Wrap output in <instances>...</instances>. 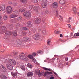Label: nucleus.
<instances>
[{"label": "nucleus", "instance_id": "obj_1", "mask_svg": "<svg viewBox=\"0 0 79 79\" xmlns=\"http://www.w3.org/2000/svg\"><path fill=\"white\" fill-rule=\"evenodd\" d=\"M30 40H31L30 38L23 37L21 39L17 40L16 42L18 44L21 45L22 44L23 42H28Z\"/></svg>", "mask_w": 79, "mask_h": 79}, {"label": "nucleus", "instance_id": "obj_2", "mask_svg": "<svg viewBox=\"0 0 79 79\" xmlns=\"http://www.w3.org/2000/svg\"><path fill=\"white\" fill-rule=\"evenodd\" d=\"M2 62L6 63V66L8 68V69L10 70H12L13 69V66H12L10 65L9 64H7L8 62L7 61V60H6L5 59L3 58L2 59Z\"/></svg>", "mask_w": 79, "mask_h": 79}, {"label": "nucleus", "instance_id": "obj_3", "mask_svg": "<svg viewBox=\"0 0 79 79\" xmlns=\"http://www.w3.org/2000/svg\"><path fill=\"white\" fill-rule=\"evenodd\" d=\"M6 9L7 13L8 14L11 13L12 10V8L10 6H7Z\"/></svg>", "mask_w": 79, "mask_h": 79}, {"label": "nucleus", "instance_id": "obj_4", "mask_svg": "<svg viewBox=\"0 0 79 79\" xmlns=\"http://www.w3.org/2000/svg\"><path fill=\"white\" fill-rule=\"evenodd\" d=\"M6 28L5 27H2L0 31V33L1 34H2L4 33L5 32H6Z\"/></svg>", "mask_w": 79, "mask_h": 79}, {"label": "nucleus", "instance_id": "obj_5", "mask_svg": "<svg viewBox=\"0 0 79 79\" xmlns=\"http://www.w3.org/2000/svg\"><path fill=\"white\" fill-rule=\"evenodd\" d=\"M23 16L25 17H29L30 16V11H27L23 13Z\"/></svg>", "mask_w": 79, "mask_h": 79}, {"label": "nucleus", "instance_id": "obj_6", "mask_svg": "<svg viewBox=\"0 0 79 79\" xmlns=\"http://www.w3.org/2000/svg\"><path fill=\"white\" fill-rule=\"evenodd\" d=\"M8 62L10 64L13 65H16L15 61L13 59H9L8 60Z\"/></svg>", "mask_w": 79, "mask_h": 79}, {"label": "nucleus", "instance_id": "obj_7", "mask_svg": "<svg viewBox=\"0 0 79 79\" xmlns=\"http://www.w3.org/2000/svg\"><path fill=\"white\" fill-rule=\"evenodd\" d=\"M56 17L59 18L60 20L61 21H63V18L61 17V16L59 15L57 11H56Z\"/></svg>", "mask_w": 79, "mask_h": 79}, {"label": "nucleus", "instance_id": "obj_8", "mask_svg": "<svg viewBox=\"0 0 79 79\" xmlns=\"http://www.w3.org/2000/svg\"><path fill=\"white\" fill-rule=\"evenodd\" d=\"M0 70L2 72H5L6 71V67L2 65L0 66Z\"/></svg>", "mask_w": 79, "mask_h": 79}, {"label": "nucleus", "instance_id": "obj_9", "mask_svg": "<svg viewBox=\"0 0 79 79\" xmlns=\"http://www.w3.org/2000/svg\"><path fill=\"white\" fill-rule=\"evenodd\" d=\"M33 37L35 40H38L40 39L39 34H35L33 35Z\"/></svg>", "mask_w": 79, "mask_h": 79}, {"label": "nucleus", "instance_id": "obj_10", "mask_svg": "<svg viewBox=\"0 0 79 79\" xmlns=\"http://www.w3.org/2000/svg\"><path fill=\"white\" fill-rule=\"evenodd\" d=\"M41 17H39L38 18H36L35 19V23L37 24L39 23H40L41 21Z\"/></svg>", "mask_w": 79, "mask_h": 79}, {"label": "nucleus", "instance_id": "obj_11", "mask_svg": "<svg viewBox=\"0 0 79 79\" xmlns=\"http://www.w3.org/2000/svg\"><path fill=\"white\" fill-rule=\"evenodd\" d=\"M52 7L54 8H56L58 7V4L56 2H54L52 4Z\"/></svg>", "mask_w": 79, "mask_h": 79}, {"label": "nucleus", "instance_id": "obj_12", "mask_svg": "<svg viewBox=\"0 0 79 79\" xmlns=\"http://www.w3.org/2000/svg\"><path fill=\"white\" fill-rule=\"evenodd\" d=\"M11 75L12 77H17L18 75V73L17 72H11Z\"/></svg>", "mask_w": 79, "mask_h": 79}, {"label": "nucleus", "instance_id": "obj_13", "mask_svg": "<svg viewBox=\"0 0 79 79\" xmlns=\"http://www.w3.org/2000/svg\"><path fill=\"white\" fill-rule=\"evenodd\" d=\"M40 9L39 7H37L36 6H35L33 8V10L38 12L40 11Z\"/></svg>", "mask_w": 79, "mask_h": 79}, {"label": "nucleus", "instance_id": "obj_14", "mask_svg": "<svg viewBox=\"0 0 79 79\" xmlns=\"http://www.w3.org/2000/svg\"><path fill=\"white\" fill-rule=\"evenodd\" d=\"M22 55H20L19 56L21 58L22 57L23 58H20L22 59H25V54L23 52H22L21 53Z\"/></svg>", "mask_w": 79, "mask_h": 79}, {"label": "nucleus", "instance_id": "obj_15", "mask_svg": "<svg viewBox=\"0 0 79 79\" xmlns=\"http://www.w3.org/2000/svg\"><path fill=\"white\" fill-rule=\"evenodd\" d=\"M33 7V6L31 5H28L27 6L26 8L28 10H31L32 7Z\"/></svg>", "mask_w": 79, "mask_h": 79}, {"label": "nucleus", "instance_id": "obj_16", "mask_svg": "<svg viewBox=\"0 0 79 79\" xmlns=\"http://www.w3.org/2000/svg\"><path fill=\"white\" fill-rule=\"evenodd\" d=\"M18 16V15H15L14 14H11L10 15V18H13L17 17Z\"/></svg>", "mask_w": 79, "mask_h": 79}, {"label": "nucleus", "instance_id": "obj_17", "mask_svg": "<svg viewBox=\"0 0 79 79\" xmlns=\"http://www.w3.org/2000/svg\"><path fill=\"white\" fill-rule=\"evenodd\" d=\"M33 73L32 72H28L27 74V76L28 77H31L33 76Z\"/></svg>", "mask_w": 79, "mask_h": 79}, {"label": "nucleus", "instance_id": "obj_18", "mask_svg": "<svg viewBox=\"0 0 79 79\" xmlns=\"http://www.w3.org/2000/svg\"><path fill=\"white\" fill-rule=\"evenodd\" d=\"M66 2V0H60L59 2V3L60 4L63 5Z\"/></svg>", "mask_w": 79, "mask_h": 79}, {"label": "nucleus", "instance_id": "obj_19", "mask_svg": "<svg viewBox=\"0 0 79 79\" xmlns=\"http://www.w3.org/2000/svg\"><path fill=\"white\" fill-rule=\"evenodd\" d=\"M52 73L50 72L47 71L45 72V73L44 75V76H45L47 74H51Z\"/></svg>", "mask_w": 79, "mask_h": 79}, {"label": "nucleus", "instance_id": "obj_20", "mask_svg": "<svg viewBox=\"0 0 79 79\" xmlns=\"http://www.w3.org/2000/svg\"><path fill=\"white\" fill-rule=\"evenodd\" d=\"M47 6V3H42V6L43 8H45Z\"/></svg>", "mask_w": 79, "mask_h": 79}, {"label": "nucleus", "instance_id": "obj_21", "mask_svg": "<svg viewBox=\"0 0 79 79\" xmlns=\"http://www.w3.org/2000/svg\"><path fill=\"white\" fill-rule=\"evenodd\" d=\"M1 78H2V79H6L7 78V77L5 75H1Z\"/></svg>", "mask_w": 79, "mask_h": 79}, {"label": "nucleus", "instance_id": "obj_22", "mask_svg": "<svg viewBox=\"0 0 79 79\" xmlns=\"http://www.w3.org/2000/svg\"><path fill=\"white\" fill-rule=\"evenodd\" d=\"M1 10L2 11H4V10H5V5H2V6H1Z\"/></svg>", "mask_w": 79, "mask_h": 79}, {"label": "nucleus", "instance_id": "obj_23", "mask_svg": "<svg viewBox=\"0 0 79 79\" xmlns=\"http://www.w3.org/2000/svg\"><path fill=\"white\" fill-rule=\"evenodd\" d=\"M28 26L29 27H31L32 23L31 22H29L27 23Z\"/></svg>", "mask_w": 79, "mask_h": 79}, {"label": "nucleus", "instance_id": "obj_24", "mask_svg": "<svg viewBox=\"0 0 79 79\" xmlns=\"http://www.w3.org/2000/svg\"><path fill=\"white\" fill-rule=\"evenodd\" d=\"M27 66L28 67L30 68H32V64H31L29 63H28L27 65Z\"/></svg>", "mask_w": 79, "mask_h": 79}, {"label": "nucleus", "instance_id": "obj_25", "mask_svg": "<svg viewBox=\"0 0 79 79\" xmlns=\"http://www.w3.org/2000/svg\"><path fill=\"white\" fill-rule=\"evenodd\" d=\"M11 34V32L10 31H6V35H10Z\"/></svg>", "mask_w": 79, "mask_h": 79}, {"label": "nucleus", "instance_id": "obj_26", "mask_svg": "<svg viewBox=\"0 0 79 79\" xmlns=\"http://www.w3.org/2000/svg\"><path fill=\"white\" fill-rule=\"evenodd\" d=\"M20 68L23 71H25L26 67L24 65L21 66Z\"/></svg>", "mask_w": 79, "mask_h": 79}, {"label": "nucleus", "instance_id": "obj_27", "mask_svg": "<svg viewBox=\"0 0 79 79\" xmlns=\"http://www.w3.org/2000/svg\"><path fill=\"white\" fill-rule=\"evenodd\" d=\"M40 70H36L35 71V73L36 74V75H39L40 74Z\"/></svg>", "mask_w": 79, "mask_h": 79}, {"label": "nucleus", "instance_id": "obj_28", "mask_svg": "<svg viewBox=\"0 0 79 79\" xmlns=\"http://www.w3.org/2000/svg\"><path fill=\"white\" fill-rule=\"evenodd\" d=\"M32 61H33V62L34 63H35V64H36L37 65V62L35 59L34 58L32 59Z\"/></svg>", "mask_w": 79, "mask_h": 79}, {"label": "nucleus", "instance_id": "obj_29", "mask_svg": "<svg viewBox=\"0 0 79 79\" xmlns=\"http://www.w3.org/2000/svg\"><path fill=\"white\" fill-rule=\"evenodd\" d=\"M42 3L47 4L48 2V0H42Z\"/></svg>", "mask_w": 79, "mask_h": 79}, {"label": "nucleus", "instance_id": "obj_30", "mask_svg": "<svg viewBox=\"0 0 79 79\" xmlns=\"http://www.w3.org/2000/svg\"><path fill=\"white\" fill-rule=\"evenodd\" d=\"M14 14L15 15H18L19 14V12L17 10H15L14 11Z\"/></svg>", "mask_w": 79, "mask_h": 79}, {"label": "nucleus", "instance_id": "obj_31", "mask_svg": "<svg viewBox=\"0 0 79 79\" xmlns=\"http://www.w3.org/2000/svg\"><path fill=\"white\" fill-rule=\"evenodd\" d=\"M28 57L31 59H33V56L32 55H29L28 56Z\"/></svg>", "mask_w": 79, "mask_h": 79}, {"label": "nucleus", "instance_id": "obj_32", "mask_svg": "<svg viewBox=\"0 0 79 79\" xmlns=\"http://www.w3.org/2000/svg\"><path fill=\"white\" fill-rule=\"evenodd\" d=\"M73 10L74 11V12L75 13L76 12H77V9L76 8V7L75 6L73 8Z\"/></svg>", "mask_w": 79, "mask_h": 79}, {"label": "nucleus", "instance_id": "obj_33", "mask_svg": "<svg viewBox=\"0 0 79 79\" xmlns=\"http://www.w3.org/2000/svg\"><path fill=\"white\" fill-rule=\"evenodd\" d=\"M44 74V73L43 72H40V74L38 75L40 77L42 76L43 74Z\"/></svg>", "mask_w": 79, "mask_h": 79}, {"label": "nucleus", "instance_id": "obj_34", "mask_svg": "<svg viewBox=\"0 0 79 79\" xmlns=\"http://www.w3.org/2000/svg\"><path fill=\"white\" fill-rule=\"evenodd\" d=\"M44 70H46V71H51V69H48L46 68H44Z\"/></svg>", "mask_w": 79, "mask_h": 79}, {"label": "nucleus", "instance_id": "obj_35", "mask_svg": "<svg viewBox=\"0 0 79 79\" xmlns=\"http://www.w3.org/2000/svg\"><path fill=\"white\" fill-rule=\"evenodd\" d=\"M13 35L14 36L16 37L17 35V33L16 32H14L13 33Z\"/></svg>", "mask_w": 79, "mask_h": 79}, {"label": "nucleus", "instance_id": "obj_36", "mask_svg": "<svg viewBox=\"0 0 79 79\" xmlns=\"http://www.w3.org/2000/svg\"><path fill=\"white\" fill-rule=\"evenodd\" d=\"M3 19L5 20H6L7 19V15H5L3 17Z\"/></svg>", "mask_w": 79, "mask_h": 79}, {"label": "nucleus", "instance_id": "obj_37", "mask_svg": "<svg viewBox=\"0 0 79 79\" xmlns=\"http://www.w3.org/2000/svg\"><path fill=\"white\" fill-rule=\"evenodd\" d=\"M32 2L35 3H36L38 2V0H32Z\"/></svg>", "mask_w": 79, "mask_h": 79}, {"label": "nucleus", "instance_id": "obj_38", "mask_svg": "<svg viewBox=\"0 0 79 79\" xmlns=\"http://www.w3.org/2000/svg\"><path fill=\"white\" fill-rule=\"evenodd\" d=\"M21 2L26 3L27 2V0H20Z\"/></svg>", "mask_w": 79, "mask_h": 79}, {"label": "nucleus", "instance_id": "obj_39", "mask_svg": "<svg viewBox=\"0 0 79 79\" xmlns=\"http://www.w3.org/2000/svg\"><path fill=\"white\" fill-rule=\"evenodd\" d=\"M54 33L55 34H60V31H54Z\"/></svg>", "mask_w": 79, "mask_h": 79}, {"label": "nucleus", "instance_id": "obj_40", "mask_svg": "<svg viewBox=\"0 0 79 79\" xmlns=\"http://www.w3.org/2000/svg\"><path fill=\"white\" fill-rule=\"evenodd\" d=\"M50 40H48V42H47V44L48 45H50Z\"/></svg>", "mask_w": 79, "mask_h": 79}, {"label": "nucleus", "instance_id": "obj_41", "mask_svg": "<svg viewBox=\"0 0 79 79\" xmlns=\"http://www.w3.org/2000/svg\"><path fill=\"white\" fill-rule=\"evenodd\" d=\"M18 19L19 21H21V20L22 19V18L21 17H18Z\"/></svg>", "mask_w": 79, "mask_h": 79}, {"label": "nucleus", "instance_id": "obj_42", "mask_svg": "<svg viewBox=\"0 0 79 79\" xmlns=\"http://www.w3.org/2000/svg\"><path fill=\"white\" fill-rule=\"evenodd\" d=\"M25 11L24 10L20 9L19 10V12H23Z\"/></svg>", "mask_w": 79, "mask_h": 79}, {"label": "nucleus", "instance_id": "obj_43", "mask_svg": "<svg viewBox=\"0 0 79 79\" xmlns=\"http://www.w3.org/2000/svg\"><path fill=\"white\" fill-rule=\"evenodd\" d=\"M4 38L6 40V39H7L8 38V37H7V35H5L4 37Z\"/></svg>", "mask_w": 79, "mask_h": 79}, {"label": "nucleus", "instance_id": "obj_44", "mask_svg": "<svg viewBox=\"0 0 79 79\" xmlns=\"http://www.w3.org/2000/svg\"><path fill=\"white\" fill-rule=\"evenodd\" d=\"M74 38H77V33H75L74 35Z\"/></svg>", "mask_w": 79, "mask_h": 79}, {"label": "nucleus", "instance_id": "obj_45", "mask_svg": "<svg viewBox=\"0 0 79 79\" xmlns=\"http://www.w3.org/2000/svg\"><path fill=\"white\" fill-rule=\"evenodd\" d=\"M23 30H25V31H26V30H27V28L26 27H24L23 28Z\"/></svg>", "mask_w": 79, "mask_h": 79}, {"label": "nucleus", "instance_id": "obj_46", "mask_svg": "<svg viewBox=\"0 0 79 79\" xmlns=\"http://www.w3.org/2000/svg\"><path fill=\"white\" fill-rule=\"evenodd\" d=\"M36 55V53L35 52H34L32 53V55L33 56H35Z\"/></svg>", "mask_w": 79, "mask_h": 79}, {"label": "nucleus", "instance_id": "obj_47", "mask_svg": "<svg viewBox=\"0 0 79 79\" xmlns=\"http://www.w3.org/2000/svg\"><path fill=\"white\" fill-rule=\"evenodd\" d=\"M43 14L42 12H40L39 13V15H42Z\"/></svg>", "mask_w": 79, "mask_h": 79}, {"label": "nucleus", "instance_id": "obj_48", "mask_svg": "<svg viewBox=\"0 0 79 79\" xmlns=\"http://www.w3.org/2000/svg\"><path fill=\"white\" fill-rule=\"evenodd\" d=\"M54 77L52 76L50 77V79H54Z\"/></svg>", "mask_w": 79, "mask_h": 79}, {"label": "nucleus", "instance_id": "obj_49", "mask_svg": "<svg viewBox=\"0 0 79 79\" xmlns=\"http://www.w3.org/2000/svg\"><path fill=\"white\" fill-rule=\"evenodd\" d=\"M54 73L56 76L57 75V73L55 72H53Z\"/></svg>", "mask_w": 79, "mask_h": 79}, {"label": "nucleus", "instance_id": "obj_50", "mask_svg": "<svg viewBox=\"0 0 79 79\" xmlns=\"http://www.w3.org/2000/svg\"><path fill=\"white\" fill-rule=\"evenodd\" d=\"M42 52L41 51H39L37 52L39 53V54H40L41 53V52Z\"/></svg>", "mask_w": 79, "mask_h": 79}, {"label": "nucleus", "instance_id": "obj_51", "mask_svg": "<svg viewBox=\"0 0 79 79\" xmlns=\"http://www.w3.org/2000/svg\"><path fill=\"white\" fill-rule=\"evenodd\" d=\"M2 18L1 17V16L0 15V22L2 21Z\"/></svg>", "mask_w": 79, "mask_h": 79}, {"label": "nucleus", "instance_id": "obj_52", "mask_svg": "<svg viewBox=\"0 0 79 79\" xmlns=\"http://www.w3.org/2000/svg\"><path fill=\"white\" fill-rule=\"evenodd\" d=\"M39 31H41V28H39L38 29Z\"/></svg>", "mask_w": 79, "mask_h": 79}, {"label": "nucleus", "instance_id": "obj_53", "mask_svg": "<svg viewBox=\"0 0 79 79\" xmlns=\"http://www.w3.org/2000/svg\"><path fill=\"white\" fill-rule=\"evenodd\" d=\"M45 32H46V31H45V30H43V34H45Z\"/></svg>", "mask_w": 79, "mask_h": 79}, {"label": "nucleus", "instance_id": "obj_54", "mask_svg": "<svg viewBox=\"0 0 79 79\" xmlns=\"http://www.w3.org/2000/svg\"><path fill=\"white\" fill-rule=\"evenodd\" d=\"M60 37L61 38L63 37L62 35L61 34H60Z\"/></svg>", "mask_w": 79, "mask_h": 79}, {"label": "nucleus", "instance_id": "obj_55", "mask_svg": "<svg viewBox=\"0 0 79 79\" xmlns=\"http://www.w3.org/2000/svg\"><path fill=\"white\" fill-rule=\"evenodd\" d=\"M68 60V58L67 57L66 58H65V60H66V61H67Z\"/></svg>", "mask_w": 79, "mask_h": 79}, {"label": "nucleus", "instance_id": "obj_56", "mask_svg": "<svg viewBox=\"0 0 79 79\" xmlns=\"http://www.w3.org/2000/svg\"><path fill=\"white\" fill-rule=\"evenodd\" d=\"M8 3L10 4H12V2H9Z\"/></svg>", "mask_w": 79, "mask_h": 79}, {"label": "nucleus", "instance_id": "obj_57", "mask_svg": "<svg viewBox=\"0 0 79 79\" xmlns=\"http://www.w3.org/2000/svg\"><path fill=\"white\" fill-rule=\"evenodd\" d=\"M33 32H34V33L35 32H36L35 30H33Z\"/></svg>", "mask_w": 79, "mask_h": 79}, {"label": "nucleus", "instance_id": "obj_58", "mask_svg": "<svg viewBox=\"0 0 79 79\" xmlns=\"http://www.w3.org/2000/svg\"><path fill=\"white\" fill-rule=\"evenodd\" d=\"M77 36H79V33H77Z\"/></svg>", "mask_w": 79, "mask_h": 79}, {"label": "nucleus", "instance_id": "obj_59", "mask_svg": "<svg viewBox=\"0 0 79 79\" xmlns=\"http://www.w3.org/2000/svg\"><path fill=\"white\" fill-rule=\"evenodd\" d=\"M73 33H71V36H73Z\"/></svg>", "mask_w": 79, "mask_h": 79}, {"label": "nucleus", "instance_id": "obj_60", "mask_svg": "<svg viewBox=\"0 0 79 79\" xmlns=\"http://www.w3.org/2000/svg\"><path fill=\"white\" fill-rule=\"evenodd\" d=\"M72 19V18L71 17H70L69 18V19L70 20H71Z\"/></svg>", "mask_w": 79, "mask_h": 79}, {"label": "nucleus", "instance_id": "obj_61", "mask_svg": "<svg viewBox=\"0 0 79 79\" xmlns=\"http://www.w3.org/2000/svg\"><path fill=\"white\" fill-rule=\"evenodd\" d=\"M70 24H68V27H70Z\"/></svg>", "mask_w": 79, "mask_h": 79}, {"label": "nucleus", "instance_id": "obj_62", "mask_svg": "<svg viewBox=\"0 0 79 79\" xmlns=\"http://www.w3.org/2000/svg\"><path fill=\"white\" fill-rule=\"evenodd\" d=\"M17 4H14V5L15 6H17Z\"/></svg>", "mask_w": 79, "mask_h": 79}, {"label": "nucleus", "instance_id": "obj_63", "mask_svg": "<svg viewBox=\"0 0 79 79\" xmlns=\"http://www.w3.org/2000/svg\"><path fill=\"white\" fill-rule=\"evenodd\" d=\"M44 22V21H45V20H43V22Z\"/></svg>", "mask_w": 79, "mask_h": 79}, {"label": "nucleus", "instance_id": "obj_64", "mask_svg": "<svg viewBox=\"0 0 79 79\" xmlns=\"http://www.w3.org/2000/svg\"><path fill=\"white\" fill-rule=\"evenodd\" d=\"M78 15L79 16V13H78Z\"/></svg>", "mask_w": 79, "mask_h": 79}]
</instances>
